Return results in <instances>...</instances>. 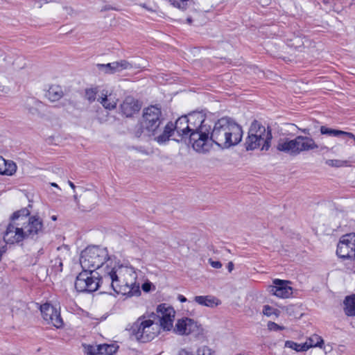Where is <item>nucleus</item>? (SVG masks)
<instances>
[{
	"instance_id": "nucleus-1",
	"label": "nucleus",
	"mask_w": 355,
	"mask_h": 355,
	"mask_svg": "<svg viewBox=\"0 0 355 355\" xmlns=\"http://www.w3.org/2000/svg\"><path fill=\"white\" fill-rule=\"evenodd\" d=\"M80 263L83 270L96 271L102 268L103 283L112 286L116 293L128 297L141 294L135 269L122 263L116 256L110 255L107 248L99 245L87 247L80 254Z\"/></svg>"
},
{
	"instance_id": "nucleus-2",
	"label": "nucleus",
	"mask_w": 355,
	"mask_h": 355,
	"mask_svg": "<svg viewBox=\"0 0 355 355\" xmlns=\"http://www.w3.org/2000/svg\"><path fill=\"white\" fill-rule=\"evenodd\" d=\"M28 207L22 208L12 214L10 223L4 233L3 240L6 243H15L24 239H37L44 233L42 219L37 215L31 216Z\"/></svg>"
},
{
	"instance_id": "nucleus-3",
	"label": "nucleus",
	"mask_w": 355,
	"mask_h": 355,
	"mask_svg": "<svg viewBox=\"0 0 355 355\" xmlns=\"http://www.w3.org/2000/svg\"><path fill=\"white\" fill-rule=\"evenodd\" d=\"M243 130L241 125L230 117H222L214 124L209 133L211 140L223 148H228L238 144L242 139Z\"/></svg>"
},
{
	"instance_id": "nucleus-4",
	"label": "nucleus",
	"mask_w": 355,
	"mask_h": 355,
	"mask_svg": "<svg viewBox=\"0 0 355 355\" xmlns=\"http://www.w3.org/2000/svg\"><path fill=\"white\" fill-rule=\"evenodd\" d=\"M191 132L189 142L193 149L199 153H205L209 148V135L211 125L206 122L205 114L202 112H193L187 115Z\"/></svg>"
},
{
	"instance_id": "nucleus-5",
	"label": "nucleus",
	"mask_w": 355,
	"mask_h": 355,
	"mask_svg": "<svg viewBox=\"0 0 355 355\" xmlns=\"http://www.w3.org/2000/svg\"><path fill=\"white\" fill-rule=\"evenodd\" d=\"M164 120L161 108L156 105L144 108L140 121V128L136 132V135L140 137L144 133L148 137H153L157 141V137L163 131L160 125Z\"/></svg>"
},
{
	"instance_id": "nucleus-6",
	"label": "nucleus",
	"mask_w": 355,
	"mask_h": 355,
	"mask_svg": "<svg viewBox=\"0 0 355 355\" xmlns=\"http://www.w3.org/2000/svg\"><path fill=\"white\" fill-rule=\"evenodd\" d=\"M127 330L132 338L141 343H147L159 334V326L153 320L146 319L145 316H142L139 317Z\"/></svg>"
},
{
	"instance_id": "nucleus-7",
	"label": "nucleus",
	"mask_w": 355,
	"mask_h": 355,
	"mask_svg": "<svg viewBox=\"0 0 355 355\" xmlns=\"http://www.w3.org/2000/svg\"><path fill=\"white\" fill-rule=\"evenodd\" d=\"M319 148L311 137L297 136L293 139H280L277 144V150L291 156L299 155L302 152Z\"/></svg>"
},
{
	"instance_id": "nucleus-8",
	"label": "nucleus",
	"mask_w": 355,
	"mask_h": 355,
	"mask_svg": "<svg viewBox=\"0 0 355 355\" xmlns=\"http://www.w3.org/2000/svg\"><path fill=\"white\" fill-rule=\"evenodd\" d=\"M104 289H112V286H106L102 282V275L100 276L98 272L92 270H83L76 277L75 288L78 292H94L99 288Z\"/></svg>"
},
{
	"instance_id": "nucleus-9",
	"label": "nucleus",
	"mask_w": 355,
	"mask_h": 355,
	"mask_svg": "<svg viewBox=\"0 0 355 355\" xmlns=\"http://www.w3.org/2000/svg\"><path fill=\"white\" fill-rule=\"evenodd\" d=\"M174 132L182 137L189 138L191 130L187 115L179 117L175 123L168 122L164 128L162 132L157 137V142L160 144L166 142Z\"/></svg>"
},
{
	"instance_id": "nucleus-10",
	"label": "nucleus",
	"mask_w": 355,
	"mask_h": 355,
	"mask_svg": "<svg viewBox=\"0 0 355 355\" xmlns=\"http://www.w3.org/2000/svg\"><path fill=\"white\" fill-rule=\"evenodd\" d=\"M336 254L340 259H355V233L342 236L337 245Z\"/></svg>"
},
{
	"instance_id": "nucleus-11",
	"label": "nucleus",
	"mask_w": 355,
	"mask_h": 355,
	"mask_svg": "<svg viewBox=\"0 0 355 355\" xmlns=\"http://www.w3.org/2000/svg\"><path fill=\"white\" fill-rule=\"evenodd\" d=\"M40 311L44 320L59 329L62 327L64 322L60 311L49 303L40 306Z\"/></svg>"
},
{
	"instance_id": "nucleus-12",
	"label": "nucleus",
	"mask_w": 355,
	"mask_h": 355,
	"mask_svg": "<svg viewBox=\"0 0 355 355\" xmlns=\"http://www.w3.org/2000/svg\"><path fill=\"white\" fill-rule=\"evenodd\" d=\"M157 317L159 318V328L169 331L173 328V320L175 318V311L171 306H166V304H160L157 306Z\"/></svg>"
},
{
	"instance_id": "nucleus-13",
	"label": "nucleus",
	"mask_w": 355,
	"mask_h": 355,
	"mask_svg": "<svg viewBox=\"0 0 355 355\" xmlns=\"http://www.w3.org/2000/svg\"><path fill=\"white\" fill-rule=\"evenodd\" d=\"M291 282L275 279L273 285L270 286V292L280 298H288L293 294V288L289 286Z\"/></svg>"
},
{
	"instance_id": "nucleus-14",
	"label": "nucleus",
	"mask_w": 355,
	"mask_h": 355,
	"mask_svg": "<svg viewBox=\"0 0 355 355\" xmlns=\"http://www.w3.org/2000/svg\"><path fill=\"white\" fill-rule=\"evenodd\" d=\"M179 335H189L198 331V326L196 321L189 318H184L177 321L173 329Z\"/></svg>"
},
{
	"instance_id": "nucleus-15",
	"label": "nucleus",
	"mask_w": 355,
	"mask_h": 355,
	"mask_svg": "<svg viewBox=\"0 0 355 355\" xmlns=\"http://www.w3.org/2000/svg\"><path fill=\"white\" fill-rule=\"evenodd\" d=\"M271 140L268 138L257 137V136L248 135L245 146L247 150H253L261 148V150H268L270 147Z\"/></svg>"
},
{
	"instance_id": "nucleus-16",
	"label": "nucleus",
	"mask_w": 355,
	"mask_h": 355,
	"mask_svg": "<svg viewBox=\"0 0 355 355\" xmlns=\"http://www.w3.org/2000/svg\"><path fill=\"white\" fill-rule=\"evenodd\" d=\"M140 109L137 100L132 96H127L121 105V110L126 117H130L137 112Z\"/></svg>"
},
{
	"instance_id": "nucleus-17",
	"label": "nucleus",
	"mask_w": 355,
	"mask_h": 355,
	"mask_svg": "<svg viewBox=\"0 0 355 355\" xmlns=\"http://www.w3.org/2000/svg\"><path fill=\"white\" fill-rule=\"evenodd\" d=\"M57 250L59 252V254L55 259L51 260V263L53 270L55 272H60L62 271L63 260L69 257L70 252L67 245L58 247Z\"/></svg>"
},
{
	"instance_id": "nucleus-18",
	"label": "nucleus",
	"mask_w": 355,
	"mask_h": 355,
	"mask_svg": "<svg viewBox=\"0 0 355 355\" xmlns=\"http://www.w3.org/2000/svg\"><path fill=\"white\" fill-rule=\"evenodd\" d=\"M105 109L112 110L116 107L119 99L116 97L115 94L112 93L108 94L107 91L103 90L101 95L97 98Z\"/></svg>"
},
{
	"instance_id": "nucleus-19",
	"label": "nucleus",
	"mask_w": 355,
	"mask_h": 355,
	"mask_svg": "<svg viewBox=\"0 0 355 355\" xmlns=\"http://www.w3.org/2000/svg\"><path fill=\"white\" fill-rule=\"evenodd\" d=\"M248 135L257 136V137L268 138V140L272 139L271 130L268 128L266 130L265 126L262 125L257 121H254L249 129Z\"/></svg>"
},
{
	"instance_id": "nucleus-20",
	"label": "nucleus",
	"mask_w": 355,
	"mask_h": 355,
	"mask_svg": "<svg viewBox=\"0 0 355 355\" xmlns=\"http://www.w3.org/2000/svg\"><path fill=\"white\" fill-rule=\"evenodd\" d=\"M194 301L199 305L214 308L220 304V301L212 295H198L194 297Z\"/></svg>"
},
{
	"instance_id": "nucleus-21",
	"label": "nucleus",
	"mask_w": 355,
	"mask_h": 355,
	"mask_svg": "<svg viewBox=\"0 0 355 355\" xmlns=\"http://www.w3.org/2000/svg\"><path fill=\"white\" fill-rule=\"evenodd\" d=\"M17 171L16 164L11 160H6L0 156V174L12 175Z\"/></svg>"
},
{
	"instance_id": "nucleus-22",
	"label": "nucleus",
	"mask_w": 355,
	"mask_h": 355,
	"mask_svg": "<svg viewBox=\"0 0 355 355\" xmlns=\"http://www.w3.org/2000/svg\"><path fill=\"white\" fill-rule=\"evenodd\" d=\"M63 96V90L62 87L59 85L51 86L46 94V96L51 102H55L60 100Z\"/></svg>"
},
{
	"instance_id": "nucleus-23",
	"label": "nucleus",
	"mask_w": 355,
	"mask_h": 355,
	"mask_svg": "<svg viewBox=\"0 0 355 355\" xmlns=\"http://www.w3.org/2000/svg\"><path fill=\"white\" fill-rule=\"evenodd\" d=\"M344 312L349 317L355 316V295L347 296L343 302Z\"/></svg>"
},
{
	"instance_id": "nucleus-24",
	"label": "nucleus",
	"mask_w": 355,
	"mask_h": 355,
	"mask_svg": "<svg viewBox=\"0 0 355 355\" xmlns=\"http://www.w3.org/2000/svg\"><path fill=\"white\" fill-rule=\"evenodd\" d=\"M119 346L115 345L104 344L98 345L95 350L99 355H113L116 352Z\"/></svg>"
},
{
	"instance_id": "nucleus-25",
	"label": "nucleus",
	"mask_w": 355,
	"mask_h": 355,
	"mask_svg": "<svg viewBox=\"0 0 355 355\" xmlns=\"http://www.w3.org/2000/svg\"><path fill=\"white\" fill-rule=\"evenodd\" d=\"M116 62L108 64H97L96 67L101 71L107 74H114L119 72Z\"/></svg>"
},
{
	"instance_id": "nucleus-26",
	"label": "nucleus",
	"mask_w": 355,
	"mask_h": 355,
	"mask_svg": "<svg viewBox=\"0 0 355 355\" xmlns=\"http://www.w3.org/2000/svg\"><path fill=\"white\" fill-rule=\"evenodd\" d=\"M308 347V349L311 347L322 348L324 345V340L321 336L313 334L309 338L306 342L304 343Z\"/></svg>"
},
{
	"instance_id": "nucleus-27",
	"label": "nucleus",
	"mask_w": 355,
	"mask_h": 355,
	"mask_svg": "<svg viewBox=\"0 0 355 355\" xmlns=\"http://www.w3.org/2000/svg\"><path fill=\"white\" fill-rule=\"evenodd\" d=\"M285 347L293 349L296 352H306L308 350V347L304 343L298 344L291 340L286 341Z\"/></svg>"
},
{
	"instance_id": "nucleus-28",
	"label": "nucleus",
	"mask_w": 355,
	"mask_h": 355,
	"mask_svg": "<svg viewBox=\"0 0 355 355\" xmlns=\"http://www.w3.org/2000/svg\"><path fill=\"white\" fill-rule=\"evenodd\" d=\"M320 131L322 135H327L334 137H340L342 134V130L329 128L324 125L320 127Z\"/></svg>"
},
{
	"instance_id": "nucleus-29",
	"label": "nucleus",
	"mask_w": 355,
	"mask_h": 355,
	"mask_svg": "<svg viewBox=\"0 0 355 355\" xmlns=\"http://www.w3.org/2000/svg\"><path fill=\"white\" fill-rule=\"evenodd\" d=\"M98 92L97 87L88 88L85 89V97L91 103L94 102L96 98V95Z\"/></svg>"
},
{
	"instance_id": "nucleus-30",
	"label": "nucleus",
	"mask_w": 355,
	"mask_h": 355,
	"mask_svg": "<svg viewBox=\"0 0 355 355\" xmlns=\"http://www.w3.org/2000/svg\"><path fill=\"white\" fill-rule=\"evenodd\" d=\"M119 72L122 71L123 70L126 69H131L133 68L137 69L139 68V67L133 65L132 63L129 62L128 60H121L119 61H116Z\"/></svg>"
},
{
	"instance_id": "nucleus-31",
	"label": "nucleus",
	"mask_w": 355,
	"mask_h": 355,
	"mask_svg": "<svg viewBox=\"0 0 355 355\" xmlns=\"http://www.w3.org/2000/svg\"><path fill=\"white\" fill-rule=\"evenodd\" d=\"M325 164L331 167H343L347 166L348 162L340 159H327Z\"/></svg>"
},
{
	"instance_id": "nucleus-32",
	"label": "nucleus",
	"mask_w": 355,
	"mask_h": 355,
	"mask_svg": "<svg viewBox=\"0 0 355 355\" xmlns=\"http://www.w3.org/2000/svg\"><path fill=\"white\" fill-rule=\"evenodd\" d=\"M197 355H216V353L207 346H202L198 349Z\"/></svg>"
},
{
	"instance_id": "nucleus-33",
	"label": "nucleus",
	"mask_w": 355,
	"mask_h": 355,
	"mask_svg": "<svg viewBox=\"0 0 355 355\" xmlns=\"http://www.w3.org/2000/svg\"><path fill=\"white\" fill-rule=\"evenodd\" d=\"M188 1L189 0H173V2L171 3L181 10H185L187 8Z\"/></svg>"
},
{
	"instance_id": "nucleus-34",
	"label": "nucleus",
	"mask_w": 355,
	"mask_h": 355,
	"mask_svg": "<svg viewBox=\"0 0 355 355\" xmlns=\"http://www.w3.org/2000/svg\"><path fill=\"white\" fill-rule=\"evenodd\" d=\"M277 310L270 306L269 305H265L263 309V313L267 316H270L272 314H276Z\"/></svg>"
},
{
	"instance_id": "nucleus-35",
	"label": "nucleus",
	"mask_w": 355,
	"mask_h": 355,
	"mask_svg": "<svg viewBox=\"0 0 355 355\" xmlns=\"http://www.w3.org/2000/svg\"><path fill=\"white\" fill-rule=\"evenodd\" d=\"M268 327L270 330L275 331L285 329L284 326H280L274 322H269L268 324Z\"/></svg>"
},
{
	"instance_id": "nucleus-36",
	"label": "nucleus",
	"mask_w": 355,
	"mask_h": 355,
	"mask_svg": "<svg viewBox=\"0 0 355 355\" xmlns=\"http://www.w3.org/2000/svg\"><path fill=\"white\" fill-rule=\"evenodd\" d=\"M209 263L214 268H220L222 267V263L218 261H213L211 259H209Z\"/></svg>"
},
{
	"instance_id": "nucleus-37",
	"label": "nucleus",
	"mask_w": 355,
	"mask_h": 355,
	"mask_svg": "<svg viewBox=\"0 0 355 355\" xmlns=\"http://www.w3.org/2000/svg\"><path fill=\"white\" fill-rule=\"evenodd\" d=\"M341 136H345V137H347L349 139H353L354 144L355 145V135L353 133L342 130Z\"/></svg>"
},
{
	"instance_id": "nucleus-38",
	"label": "nucleus",
	"mask_w": 355,
	"mask_h": 355,
	"mask_svg": "<svg viewBox=\"0 0 355 355\" xmlns=\"http://www.w3.org/2000/svg\"><path fill=\"white\" fill-rule=\"evenodd\" d=\"M153 286L150 282H145L142 284L141 288L144 291L148 292L151 290V286Z\"/></svg>"
},
{
	"instance_id": "nucleus-39",
	"label": "nucleus",
	"mask_w": 355,
	"mask_h": 355,
	"mask_svg": "<svg viewBox=\"0 0 355 355\" xmlns=\"http://www.w3.org/2000/svg\"><path fill=\"white\" fill-rule=\"evenodd\" d=\"M96 193L94 191H88L84 196V198L94 199V200L96 199Z\"/></svg>"
},
{
	"instance_id": "nucleus-40",
	"label": "nucleus",
	"mask_w": 355,
	"mask_h": 355,
	"mask_svg": "<svg viewBox=\"0 0 355 355\" xmlns=\"http://www.w3.org/2000/svg\"><path fill=\"white\" fill-rule=\"evenodd\" d=\"M227 269L230 272H231L232 271V270L234 269V263L232 261L228 263Z\"/></svg>"
},
{
	"instance_id": "nucleus-41",
	"label": "nucleus",
	"mask_w": 355,
	"mask_h": 355,
	"mask_svg": "<svg viewBox=\"0 0 355 355\" xmlns=\"http://www.w3.org/2000/svg\"><path fill=\"white\" fill-rule=\"evenodd\" d=\"M178 355H193V354L188 352L187 351L183 349L179 352Z\"/></svg>"
},
{
	"instance_id": "nucleus-42",
	"label": "nucleus",
	"mask_w": 355,
	"mask_h": 355,
	"mask_svg": "<svg viewBox=\"0 0 355 355\" xmlns=\"http://www.w3.org/2000/svg\"><path fill=\"white\" fill-rule=\"evenodd\" d=\"M178 300L181 302H185L187 301V298L182 295H180L178 296Z\"/></svg>"
},
{
	"instance_id": "nucleus-43",
	"label": "nucleus",
	"mask_w": 355,
	"mask_h": 355,
	"mask_svg": "<svg viewBox=\"0 0 355 355\" xmlns=\"http://www.w3.org/2000/svg\"><path fill=\"white\" fill-rule=\"evenodd\" d=\"M89 354L90 355H99L97 354V352H96L95 349H91L89 351Z\"/></svg>"
},
{
	"instance_id": "nucleus-44",
	"label": "nucleus",
	"mask_w": 355,
	"mask_h": 355,
	"mask_svg": "<svg viewBox=\"0 0 355 355\" xmlns=\"http://www.w3.org/2000/svg\"><path fill=\"white\" fill-rule=\"evenodd\" d=\"M320 150H323V151H329V148L326 146H321L320 147Z\"/></svg>"
},
{
	"instance_id": "nucleus-45",
	"label": "nucleus",
	"mask_w": 355,
	"mask_h": 355,
	"mask_svg": "<svg viewBox=\"0 0 355 355\" xmlns=\"http://www.w3.org/2000/svg\"><path fill=\"white\" fill-rule=\"evenodd\" d=\"M68 184L72 189L75 190L76 186L71 181L69 180Z\"/></svg>"
},
{
	"instance_id": "nucleus-46",
	"label": "nucleus",
	"mask_w": 355,
	"mask_h": 355,
	"mask_svg": "<svg viewBox=\"0 0 355 355\" xmlns=\"http://www.w3.org/2000/svg\"><path fill=\"white\" fill-rule=\"evenodd\" d=\"M73 198H74V200L76 201V204L78 205V196L74 195Z\"/></svg>"
},
{
	"instance_id": "nucleus-47",
	"label": "nucleus",
	"mask_w": 355,
	"mask_h": 355,
	"mask_svg": "<svg viewBox=\"0 0 355 355\" xmlns=\"http://www.w3.org/2000/svg\"><path fill=\"white\" fill-rule=\"evenodd\" d=\"M51 185L52 187L59 188L58 185L56 183L53 182V183L51 184Z\"/></svg>"
},
{
	"instance_id": "nucleus-48",
	"label": "nucleus",
	"mask_w": 355,
	"mask_h": 355,
	"mask_svg": "<svg viewBox=\"0 0 355 355\" xmlns=\"http://www.w3.org/2000/svg\"><path fill=\"white\" fill-rule=\"evenodd\" d=\"M187 22H188L189 24H191V21H192V19H191V18L189 17V18H187Z\"/></svg>"
},
{
	"instance_id": "nucleus-49",
	"label": "nucleus",
	"mask_w": 355,
	"mask_h": 355,
	"mask_svg": "<svg viewBox=\"0 0 355 355\" xmlns=\"http://www.w3.org/2000/svg\"><path fill=\"white\" fill-rule=\"evenodd\" d=\"M51 219H52L53 220H57V216H51Z\"/></svg>"
},
{
	"instance_id": "nucleus-50",
	"label": "nucleus",
	"mask_w": 355,
	"mask_h": 355,
	"mask_svg": "<svg viewBox=\"0 0 355 355\" xmlns=\"http://www.w3.org/2000/svg\"><path fill=\"white\" fill-rule=\"evenodd\" d=\"M302 132L305 133V134L308 133V130L306 129L302 130Z\"/></svg>"
},
{
	"instance_id": "nucleus-51",
	"label": "nucleus",
	"mask_w": 355,
	"mask_h": 355,
	"mask_svg": "<svg viewBox=\"0 0 355 355\" xmlns=\"http://www.w3.org/2000/svg\"><path fill=\"white\" fill-rule=\"evenodd\" d=\"M151 317H153V318H156V315H155V314H153V315H151Z\"/></svg>"
},
{
	"instance_id": "nucleus-52",
	"label": "nucleus",
	"mask_w": 355,
	"mask_h": 355,
	"mask_svg": "<svg viewBox=\"0 0 355 355\" xmlns=\"http://www.w3.org/2000/svg\"><path fill=\"white\" fill-rule=\"evenodd\" d=\"M51 316L52 319H54L55 318V315H51Z\"/></svg>"
},
{
	"instance_id": "nucleus-53",
	"label": "nucleus",
	"mask_w": 355,
	"mask_h": 355,
	"mask_svg": "<svg viewBox=\"0 0 355 355\" xmlns=\"http://www.w3.org/2000/svg\"><path fill=\"white\" fill-rule=\"evenodd\" d=\"M169 1H170L171 3H173V0H169Z\"/></svg>"
}]
</instances>
